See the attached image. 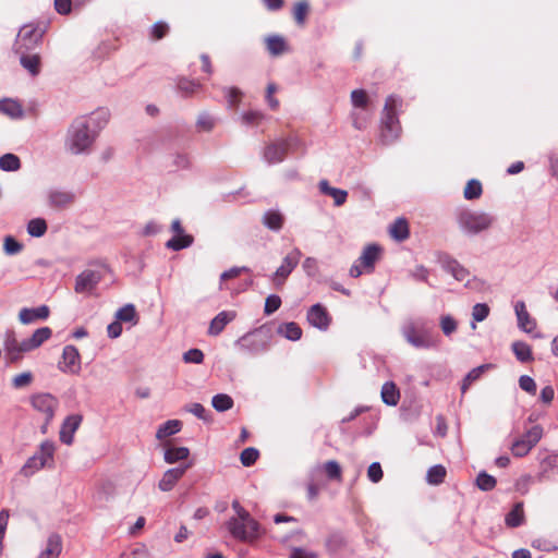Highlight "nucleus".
Masks as SVG:
<instances>
[{"mask_svg": "<svg viewBox=\"0 0 558 558\" xmlns=\"http://www.w3.org/2000/svg\"><path fill=\"white\" fill-rule=\"evenodd\" d=\"M272 331L267 325H262L235 340L234 345L239 351L248 356H258L271 347Z\"/></svg>", "mask_w": 558, "mask_h": 558, "instance_id": "7ed1b4c3", "label": "nucleus"}, {"mask_svg": "<svg viewBox=\"0 0 558 558\" xmlns=\"http://www.w3.org/2000/svg\"><path fill=\"white\" fill-rule=\"evenodd\" d=\"M76 118L78 120H83V124H86L88 129L98 137L109 121V112L106 110H97L90 114L80 116Z\"/></svg>", "mask_w": 558, "mask_h": 558, "instance_id": "f3484780", "label": "nucleus"}, {"mask_svg": "<svg viewBox=\"0 0 558 558\" xmlns=\"http://www.w3.org/2000/svg\"><path fill=\"white\" fill-rule=\"evenodd\" d=\"M171 231L175 233V236L167 241V248L178 252L187 248L193 244V236L184 233L180 219H174L172 221Z\"/></svg>", "mask_w": 558, "mask_h": 558, "instance_id": "4468645a", "label": "nucleus"}, {"mask_svg": "<svg viewBox=\"0 0 558 558\" xmlns=\"http://www.w3.org/2000/svg\"><path fill=\"white\" fill-rule=\"evenodd\" d=\"M379 253L380 247L378 245L369 244L364 248L357 262L366 269V271H372L379 257Z\"/></svg>", "mask_w": 558, "mask_h": 558, "instance_id": "c756f323", "label": "nucleus"}, {"mask_svg": "<svg viewBox=\"0 0 558 558\" xmlns=\"http://www.w3.org/2000/svg\"><path fill=\"white\" fill-rule=\"evenodd\" d=\"M524 522L523 502L519 501L514 504L511 511H509L505 518V523L508 527H518Z\"/></svg>", "mask_w": 558, "mask_h": 558, "instance_id": "72a5a7b5", "label": "nucleus"}, {"mask_svg": "<svg viewBox=\"0 0 558 558\" xmlns=\"http://www.w3.org/2000/svg\"><path fill=\"white\" fill-rule=\"evenodd\" d=\"M58 368L65 374H78L81 371V356L78 350L74 345H65L62 352V361L59 362Z\"/></svg>", "mask_w": 558, "mask_h": 558, "instance_id": "ddd939ff", "label": "nucleus"}, {"mask_svg": "<svg viewBox=\"0 0 558 558\" xmlns=\"http://www.w3.org/2000/svg\"><path fill=\"white\" fill-rule=\"evenodd\" d=\"M190 454L186 447H170L165 450L163 459L167 463H175L185 460Z\"/></svg>", "mask_w": 558, "mask_h": 558, "instance_id": "58836bf2", "label": "nucleus"}, {"mask_svg": "<svg viewBox=\"0 0 558 558\" xmlns=\"http://www.w3.org/2000/svg\"><path fill=\"white\" fill-rule=\"evenodd\" d=\"M390 235L401 242L408 239L409 236V226L404 218H398L395 220V222L390 226L389 229Z\"/></svg>", "mask_w": 558, "mask_h": 558, "instance_id": "4c0bfd02", "label": "nucleus"}, {"mask_svg": "<svg viewBox=\"0 0 558 558\" xmlns=\"http://www.w3.org/2000/svg\"><path fill=\"white\" fill-rule=\"evenodd\" d=\"M302 257V252L294 247L290 251L281 262V265L276 269V271L271 275L270 280L272 284L278 289L281 288L291 272L299 265L300 259Z\"/></svg>", "mask_w": 558, "mask_h": 558, "instance_id": "1a4fd4ad", "label": "nucleus"}, {"mask_svg": "<svg viewBox=\"0 0 558 558\" xmlns=\"http://www.w3.org/2000/svg\"><path fill=\"white\" fill-rule=\"evenodd\" d=\"M306 318L311 326L323 331L328 329L331 320L327 310L319 303L308 308Z\"/></svg>", "mask_w": 558, "mask_h": 558, "instance_id": "dca6fc26", "label": "nucleus"}, {"mask_svg": "<svg viewBox=\"0 0 558 558\" xmlns=\"http://www.w3.org/2000/svg\"><path fill=\"white\" fill-rule=\"evenodd\" d=\"M236 317L234 311H222L218 313L211 320L208 327V335L216 337L219 336L225 327Z\"/></svg>", "mask_w": 558, "mask_h": 558, "instance_id": "6ab92c4d", "label": "nucleus"}, {"mask_svg": "<svg viewBox=\"0 0 558 558\" xmlns=\"http://www.w3.org/2000/svg\"><path fill=\"white\" fill-rule=\"evenodd\" d=\"M21 168L20 158L12 154L8 153L0 157V169L5 172H14Z\"/></svg>", "mask_w": 558, "mask_h": 558, "instance_id": "ea45409f", "label": "nucleus"}, {"mask_svg": "<svg viewBox=\"0 0 558 558\" xmlns=\"http://www.w3.org/2000/svg\"><path fill=\"white\" fill-rule=\"evenodd\" d=\"M32 405L35 410L45 414L44 428L52 421L59 401L50 393H37L32 397Z\"/></svg>", "mask_w": 558, "mask_h": 558, "instance_id": "f8f14e48", "label": "nucleus"}, {"mask_svg": "<svg viewBox=\"0 0 558 558\" xmlns=\"http://www.w3.org/2000/svg\"><path fill=\"white\" fill-rule=\"evenodd\" d=\"M3 250L7 255H16L23 250V244L15 238L8 235L4 238Z\"/></svg>", "mask_w": 558, "mask_h": 558, "instance_id": "5fc2aeb1", "label": "nucleus"}, {"mask_svg": "<svg viewBox=\"0 0 558 558\" xmlns=\"http://www.w3.org/2000/svg\"><path fill=\"white\" fill-rule=\"evenodd\" d=\"M182 423L179 420H169L161 424L156 433V438L161 440L181 430Z\"/></svg>", "mask_w": 558, "mask_h": 558, "instance_id": "e433bc0d", "label": "nucleus"}, {"mask_svg": "<svg viewBox=\"0 0 558 558\" xmlns=\"http://www.w3.org/2000/svg\"><path fill=\"white\" fill-rule=\"evenodd\" d=\"M543 428L541 425L532 426L526 433L522 436L527 440V442L534 447L542 439Z\"/></svg>", "mask_w": 558, "mask_h": 558, "instance_id": "052dcab7", "label": "nucleus"}, {"mask_svg": "<svg viewBox=\"0 0 558 558\" xmlns=\"http://www.w3.org/2000/svg\"><path fill=\"white\" fill-rule=\"evenodd\" d=\"M43 36L44 31L39 27L24 25L17 34L14 51L23 52L34 50L41 43Z\"/></svg>", "mask_w": 558, "mask_h": 558, "instance_id": "9d476101", "label": "nucleus"}, {"mask_svg": "<svg viewBox=\"0 0 558 558\" xmlns=\"http://www.w3.org/2000/svg\"><path fill=\"white\" fill-rule=\"evenodd\" d=\"M83 416L80 414H72L65 417L60 429V440L65 445L73 442V435L80 427Z\"/></svg>", "mask_w": 558, "mask_h": 558, "instance_id": "a211bd4d", "label": "nucleus"}, {"mask_svg": "<svg viewBox=\"0 0 558 558\" xmlns=\"http://www.w3.org/2000/svg\"><path fill=\"white\" fill-rule=\"evenodd\" d=\"M4 353L5 357L9 362H17L21 359L19 341L15 338V333L13 331H7L4 335Z\"/></svg>", "mask_w": 558, "mask_h": 558, "instance_id": "bb28decb", "label": "nucleus"}, {"mask_svg": "<svg viewBox=\"0 0 558 558\" xmlns=\"http://www.w3.org/2000/svg\"><path fill=\"white\" fill-rule=\"evenodd\" d=\"M401 335L415 349H434L438 345L434 326L423 317L409 318L401 326Z\"/></svg>", "mask_w": 558, "mask_h": 558, "instance_id": "f257e3e1", "label": "nucleus"}, {"mask_svg": "<svg viewBox=\"0 0 558 558\" xmlns=\"http://www.w3.org/2000/svg\"><path fill=\"white\" fill-rule=\"evenodd\" d=\"M262 223L270 231L279 232L284 225V216L278 209H268L264 213Z\"/></svg>", "mask_w": 558, "mask_h": 558, "instance_id": "393cba45", "label": "nucleus"}, {"mask_svg": "<svg viewBox=\"0 0 558 558\" xmlns=\"http://www.w3.org/2000/svg\"><path fill=\"white\" fill-rule=\"evenodd\" d=\"M62 551V538L59 534L52 533L48 536L45 548L37 558H58Z\"/></svg>", "mask_w": 558, "mask_h": 558, "instance_id": "b1692460", "label": "nucleus"}, {"mask_svg": "<svg viewBox=\"0 0 558 558\" xmlns=\"http://www.w3.org/2000/svg\"><path fill=\"white\" fill-rule=\"evenodd\" d=\"M47 231V222L43 218H34L27 223V233L31 236L40 238Z\"/></svg>", "mask_w": 558, "mask_h": 558, "instance_id": "c03bdc74", "label": "nucleus"}, {"mask_svg": "<svg viewBox=\"0 0 558 558\" xmlns=\"http://www.w3.org/2000/svg\"><path fill=\"white\" fill-rule=\"evenodd\" d=\"M533 447L525 440L524 437L515 439L511 445V451L514 457H524L526 456Z\"/></svg>", "mask_w": 558, "mask_h": 558, "instance_id": "603ef678", "label": "nucleus"}, {"mask_svg": "<svg viewBox=\"0 0 558 558\" xmlns=\"http://www.w3.org/2000/svg\"><path fill=\"white\" fill-rule=\"evenodd\" d=\"M116 318L119 322L130 323L133 322V324L137 323L136 319V310L135 306L131 303L125 304L124 306L120 307L116 312Z\"/></svg>", "mask_w": 558, "mask_h": 558, "instance_id": "37998d69", "label": "nucleus"}, {"mask_svg": "<svg viewBox=\"0 0 558 558\" xmlns=\"http://www.w3.org/2000/svg\"><path fill=\"white\" fill-rule=\"evenodd\" d=\"M495 367L494 364H490V363H487V364H482L473 369H471L464 377L463 381H462V385H461V391L462 393H465L466 390L469 389V387L474 383L476 381L477 379L481 378V376L486 372V371H489V369H493Z\"/></svg>", "mask_w": 558, "mask_h": 558, "instance_id": "473e14b6", "label": "nucleus"}, {"mask_svg": "<svg viewBox=\"0 0 558 558\" xmlns=\"http://www.w3.org/2000/svg\"><path fill=\"white\" fill-rule=\"evenodd\" d=\"M49 316V307L40 305L36 308L24 307L19 313V319L22 324L28 325L38 319H46Z\"/></svg>", "mask_w": 558, "mask_h": 558, "instance_id": "4be33fe9", "label": "nucleus"}, {"mask_svg": "<svg viewBox=\"0 0 558 558\" xmlns=\"http://www.w3.org/2000/svg\"><path fill=\"white\" fill-rule=\"evenodd\" d=\"M514 312L518 319V327L526 333L532 332V330L536 327V322L530 316L523 301H518L515 303Z\"/></svg>", "mask_w": 558, "mask_h": 558, "instance_id": "412c9836", "label": "nucleus"}, {"mask_svg": "<svg viewBox=\"0 0 558 558\" xmlns=\"http://www.w3.org/2000/svg\"><path fill=\"white\" fill-rule=\"evenodd\" d=\"M98 137L83 124V120L73 119L64 136V149L71 155H88Z\"/></svg>", "mask_w": 558, "mask_h": 558, "instance_id": "f03ea898", "label": "nucleus"}, {"mask_svg": "<svg viewBox=\"0 0 558 558\" xmlns=\"http://www.w3.org/2000/svg\"><path fill=\"white\" fill-rule=\"evenodd\" d=\"M300 145V140L295 136L278 138L266 144L263 150L264 161L271 166L280 163L284 160L288 151Z\"/></svg>", "mask_w": 558, "mask_h": 558, "instance_id": "0eeeda50", "label": "nucleus"}, {"mask_svg": "<svg viewBox=\"0 0 558 558\" xmlns=\"http://www.w3.org/2000/svg\"><path fill=\"white\" fill-rule=\"evenodd\" d=\"M216 125V119L208 112H201L196 120V128L199 132H210Z\"/></svg>", "mask_w": 558, "mask_h": 558, "instance_id": "a18cd8bd", "label": "nucleus"}, {"mask_svg": "<svg viewBox=\"0 0 558 558\" xmlns=\"http://www.w3.org/2000/svg\"><path fill=\"white\" fill-rule=\"evenodd\" d=\"M383 469L379 462H373L367 470V476L371 482L378 483L383 478Z\"/></svg>", "mask_w": 558, "mask_h": 558, "instance_id": "338daca9", "label": "nucleus"}, {"mask_svg": "<svg viewBox=\"0 0 558 558\" xmlns=\"http://www.w3.org/2000/svg\"><path fill=\"white\" fill-rule=\"evenodd\" d=\"M101 280V274L97 270L86 269L75 279L76 293H90Z\"/></svg>", "mask_w": 558, "mask_h": 558, "instance_id": "2eb2a0df", "label": "nucleus"}, {"mask_svg": "<svg viewBox=\"0 0 558 558\" xmlns=\"http://www.w3.org/2000/svg\"><path fill=\"white\" fill-rule=\"evenodd\" d=\"M446 473V469L441 464L433 465L427 471L426 481L432 485H439L444 482Z\"/></svg>", "mask_w": 558, "mask_h": 558, "instance_id": "79ce46f5", "label": "nucleus"}, {"mask_svg": "<svg viewBox=\"0 0 558 558\" xmlns=\"http://www.w3.org/2000/svg\"><path fill=\"white\" fill-rule=\"evenodd\" d=\"M20 56L21 65L32 75L37 76L40 72V57L31 51L15 52Z\"/></svg>", "mask_w": 558, "mask_h": 558, "instance_id": "a878e982", "label": "nucleus"}, {"mask_svg": "<svg viewBox=\"0 0 558 558\" xmlns=\"http://www.w3.org/2000/svg\"><path fill=\"white\" fill-rule=\"evenodd\" d=\"M258 456L259 452L256 448L248 447L241 452L240 460L244 466H251L256 462Z\"/></svg>", "mask_w": 558, "mask_h": 558, "instance_id": "4d7b16f0", "label": "nucleus"}, {"mask_svg": "<svg viewBox=\"0 0 558 558\" xmlns=\"http://www.w3.org/2000/svg\"><path fill=\"white\" fill-rule=\"evenodd\" d=\"M277 332L290 341H298L302 337V329L294 322L283 323L279 325Z\"/></svg>", "mask_w": 558, "mask_h": 558, "instance_id": "f704fd0d", "label": "nucleus"}, {"mask_svg": "<svg viewBox=\"0 0 558 558\" xmlns=\"http://www.w3.org/2000/svg\"><path fill=\"white\" fill-rule=\"evenodd\" d=\"M227 529L233 538L241 542H253L259 536V523L253 518L243 520L232 517L227 522Z\"/></svg>", "mask_w": 558, "mask_h": 558, "instance_id": "6e6552de", "label": "nucleus"}, {"mask_svg": "<svg viewBox=\"0 0 558 558\" xmlns=\"http://www.w3.org/2000/svg\"><path fill=\"white\" fill-rule=\"evenodd\" d=\"M457 322L450 315H444L440 318V328L445 336L449 337L457 330Z\"/></svg>", "mask_w": 558, "mask_h": 558, "instance_id": "680f3d73", "label": "nucleus"}, {"mask_svg": "<svg viewBox=\"0 0 558 558\" xmlns=\"http://www.w3.org/2000/svg\"><path fill=\"white\" fill-rule=\"evenodd\" d=\"M187 468L189 465H184L167 470L158 483V488L161 492L172 490L178 481L184 475Z\"/></svg>", "mask_w": 558, "mask_h": 558, "instance_id": "aec40b11", "label": "nucleus"}, {"mask_svg": "<svg viewBox=\"0 0 558 558\" xmlns=\"http://www.w3.org/2000/svg\"><path fill=\"white\" fill-rule=\"evenodd\" d=\"M519 386L522 390L527 393L535 395L536 393V384L535 380L529 375H522L519 378Z\"/></svg>", "mask_w": 558, "mask_h": 558, "instance_id": "774afa93", "label": "nucleus"}, {"mask_svg": "<svg viewBox=\"0 0 558 558\" xmlns=\"http://www.w3.org/2000/svg\"><path fill=\"white\" fill-rule=\"evenodd\" d=\"M266 48L272 57L283 54L288 50L284 38L280 35H270L265 38Z\"/></svg>", "mask_w": 558, "mask_h": 558, "instance_id": "7c9ffc66", "label": "nucleus"}, {"mask_svg": "<svg viewBox=\"0 0 558 558\" xmlns=\"http://www.w3.org/2000/svg\"><path fill=\"white\" fill-rule=\"evenodd\" d=\"M186 411L204 422H209L211 420L210 414L201 403L194 402L189 404L186 407Z\"/></svg>", "mask_w": 558, "mask_h": 558, "instance_id": "13d9d810", "label": "nucleus"}, {"mask_svg": "<svg viewBox=\"0 0 558 558\" xmlns=\"http://www.w3.org/2000/svg\"><path fill=\"white\" fill-rule=\"evenodd\" d=\"M233 404V399L227 393L215 395L211 399V405L218 412H226L230 410Z\"/></svg>", "mask_w": 558, "mask_h": 558, "instance_id": "a19ab883", "label": "nucleus"}, {"mask_svg": "<svg viewBox=\"0 0 558 558\" xmlns=\"http://www.w3.org/2000/svg\"><path fill=\"white\" fill-rule=\"evenodd\" d=\"M488 315H489V306L486 303H476L472 308V317H473L474 322L471 324V328L475 329L476 328L475 323L485 320Z\"/></svg>", "mask_w": 558, "mask_h": 558, "instance_id": "de8ad7c7", "label": "nucleus"}, {"mask_svg": "<svg viewBox=\"0 0 558 558\" xmlns=\"http://www.w3.org/2000/svg\"><path fill=\"white\" fill-rule=\"evenodd\" d=\"M496 484V478L485 471L480 472L476 477V485L483 492H489L494 489Z\"/></svg>", "mask_w": 558, "mask_h": 558, "instance_id": "09e8293b", "label": "nucleus"}, {"mask_svg": "<svg viewBox=\"0 0 558 558\" xmlns=\"http://www.w3.org/2000/svg\"><path fill=\"white\" fill-rule=\"evenodd\" d=\"M74 201V194L61 190H50L48 192V202L51 207L64 208L72 204Z\"/></svg>", "mask_w": 558, "mask_h": 558, "instance_id": "c85d7f7f", "label": "nucleus"}, {"mask_svg": "<svg viewBox=\"0 0 558 558\" xmlns=\"http://www.w3.org/2000/svg\"><path fill=\"white\" fill-rule=\"evenodd\" d=\"M381 400L385 404L395 407L400 400V391L393 381H386L380 391Z\"/></svg>", "mask_w": 558, "mask_h": 558, "instance_id": "2f4dec72", "label": "nucleus"}, {"mask_svg": "<svg viewBox=\"0 0 558 558\" xmlns=\"http://www.w3.org/2000/svg\"><path fill=\"white\" fill-rule=\"evenodd\" d=\"M437 263L441 267L444 271L451 275L457 281H464L465 287L470 286V281L468 278L470 277V271L466 269L459 260L453 258L448 253H438L437 254Z\"/></svg>", "mask_w": 558, "mask_h": 558, "instance_id": "9b49d317", "label": "nucleus"}, {"mask_svg": "<svg viewBox=\"0 0 558 558\" xmlns=\"http://www.w3.org/2000/svg\"><path fill=\"white\" fill-rule=\"evenodd\" d=\"M496 218L483 210L460 208L456 211V221L459 230L468 236H474L487 231L494 225Z\"/></svg>", "mask_w": 558, "mask_h": 558, "instance_id": "20e7f679", "label": "nucleus"}, {"mask_svg": "<svg viewBox=\"0 0 558 558\" xmlns=\"http://www.w3.org/2000/svg\"><path fill=\"white\" fill-rule=\"evenodd\" d=\"M177 86L185 97L192 96L201 88V84L198 82L187 78H180Z\"/></svg>", "mask_w": 558, "mask_h": 558, "instance_id": "3c124183", "label": "nucleus"}, {"mask_svg": "<svg viewBox=\"0 0 558 558\" xmlns=\"http://www.w3.org/2000/svg\"><path fill=\"white\" fill-rule=\"evenodd\" d=\"M0 112L15 120L24 118L22 105L12 98L0 99Z\"/></svg>", "mask_w": 558, "mask_h": 558, "instance_id": "cd10ccee", "label": "nucleus"}, {"mask_svg": "<svg viewBox=\"0 0 558 558\" xmlns=\"http://www.w3.org/2000/svg\"><path fill=\"white\" fill-rule=\"evenodd\" d=\"M54 450L56 447L52 441H44L39 449L27 459L21 469V473L29 477L45 466L50 468L53 464Z\"/></svg>", "mask_w": 558, "mask_h": 558, "instance_id": "423d86ee", "label": "nucleus"}, {"mask_svg": "<svg viewBox=\"0 0 558 558\" xmlns=\"http://www.w3.org/2000/svg\"><path fill=\"white\" fill-rule=\"evenodd\" d=\"M281 305V299L277 294H270L266 298L264 312L266 315L275 313Z\"/></svg>", "mask_w": 558, "mask_h": 558, "instance_id": "e2e57ef3", "label": "nucleus"}, {"mask_svg": "<svg viewBox=\"0 0 558 558\" xmlns=\"http://www.w3.org/2000/svg\"><path fill=\"white\" fill-rule=\"evenodd\" d=\"M401 98L395 95H390L386 99L380 126V142L384 145L392 144L400 136L401 126L399 123L397 109L401 106Z\"/></svg>", "mask_w": 558, "mask_h": 558, "instance_id": "39448f33", "label": "nucleus"}, {"mask_svg": "<svg viewBox=\"0 0 558 558\" xmlns=\"http://www.w3.org/2000/svg\"><path fill=\"white\" fill-rule=\"evenodd\" d=\"M482 183L476 179H471L464 189L463 195L468 201L477 199L482 195Z\"/></svg>", "mask_w": 558, "mask_h": 558, "instance_id": "49530a36", "label": "nucleus"}, {"mask_svg": "<svg viewBox=\"0 0 558 558\" xmlns=\"http://www.w3.org/2000/svg\"><path fill=\"white\" fill-rule=\"evenodd\" d=\"M265 119V114L262 111L251 110L241 114V122L246 126L258 125Z\"/></svg>", "mask_w": 558, "mask_h": 558, "instance_id": "8fccbe9b", "label": "nucleus"}, {"mask_svg": "<svg viewBox=\"0 0 558 558\" xmlns=\"http://www.w3.org/2000/svg\"><path fill=\"white\" fill-rule=\"evenodd\" d=\"M324 470L329 480H341L340 464L335 460H329L324 464Z\"/></svg>", "mask_w": 558, "mask_h": 558, "instance_id": "bf43d9fd", "label": "nucleus"}, {"mask_svg": "<svg viewBox=\"0 0 558 558\" xmlns=\"http://www.w3.org/2000/svg\"><path fill=\"white\" fill-rule=\"evenodd\" d=\"M223 92L227 98L228 107L230 109H234L235 107H238L242 96V92L236 87H226L223 88Z\"/></svg>", "mask_w": 558, "mask_h": 558, "instance_id": "6e6d98bb", "label": "nucleus"}, {"mask_svg": "<svg viewBox=\"0 0 558 558\" xmlns=\"http://www.w3.org/2000/svg\"><path fill=\"white\" fill-rule=\"evenodd\" d=\"M185 363L201 364L204 361V353L199 349H190L183 354Z\"/></svg>", "mask_w": 558, "mask_h": 558, "instance_id": "0e129e2a", "label": "nucleus"}, {"mask_svg": "<svg viewBox=\"0 0 558 558\" xmlns=\"http://www.w3.org/2000/svg\"><path fill=\"white\" fill-rule=\"evenodd\" d=\"M512 352L521 363L533 361L532 348L524 341H514L511 345Z\"/></svg>", "mask_w": 558, "mask_h": 558, "instance_id": "c9c22d12", "label": "nucleus"}, {"mask_svg": "<svg viewBox=\"0 0 558 558\" xmlns=\"http://www.w3.org/2000/svg\"><path fill=\"white\" fill-rule=\"evenodd\" d=\"M318 189L322 194L332 197L333 205L337 207L342 206L348 198V192L342 189L332 187L327 180H320Z\"/></svg>", "mask_w": 558, "mask_h": 558, "instance_id": "5701e85b", "label": "nucleus"}, {"mask_svg": "<svg viewBox=\"0 0 558 558\" xmlns=\"http://www.w3.org/2000/svg\"><path fill=\"white\" fill-rule=\"evenodd\" d=\"M308 11V4L305 1H300L295 4L293 15L298 24H304L306 13Z\"/></svg>", "mask_w": 558, "mask_h": 558, "instance_id": "69168bd1", "label": "nucleus"}, {"mask_svg": "<svg viewBox=\"0 0 558 558\" xmlns=\"http://www.w3.org/2000/svg\"><path fill=\"white\" fill-rule=\"evenodd\" d=\"M51 337V329L49 327H41L35 330V332L29 337L31 342L34 348L37 349L45 341H47Z\"/></svg>", "mask_w": 558, "mask_h": 558, "instance_id": "864d4df0", "label": "nucleus"}]
</instances>
